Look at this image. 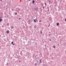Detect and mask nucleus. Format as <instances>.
<instances>
[{"mask_svg":"<svg viewBox=\"0 0 66 66\" xmlns=\"http://www.w3.org/2000/svg\"><path fill=\"white\" fill-rule=\"evenodd\" d=\"M39 59H40L38 57H37L35 59V61L36 62V61H37V63H38V60H39Z\"/></svg>","mask_w":66,"mask_h":66,"instance_id":"obj_1","label":"nucleus"},{"mask_svg":"<svg viewBox=\"0 0 66 66\" xmlns=\"http://www.w3.org/2000/svg\"><path fill=\"white\" fill-rule=\"evenodd\" d=\"M34 10L37 12V11H38V7L37 8H34Z\"/></svg>","mask_w":66,"mask_h":66,"instance_id":"obj_2","label":"nucleus"},{"mask_svg":"<svg viewBox=\"0 0 66 66\" xmlns=\"http://www.w3.org/2000/svg\"><path fill=\"white\" fill-rule=\"evenodd\" d=\"M27 22L29 24H30L31 23V21L30 20H29Z\"/></svg>","mask_w":66,"mask_h":66,"instance_id":"obj_3","label":"nucleus"},{"mask_svg":"<svg viewBox=\"0 0 66 66\" xmlns=\"http://www.w3.org/2000/svg\"><path fill=\"white\" fill-rule=\"evenodd\" d=\"M7 5L8 7H9V6H10V3H7Z\"/></svg>","mask_w":66,"mask_h":66,"instance_id":"obj_4","label":"nucleus"},{"mask_svg":"<svg viewBox=\"0 0 66 66\" xmlns=\"http://www.w3.org/2000/svg\"><path fill=\"white\" fill-rule=\"evenodd\" d=\"M33 20H34V21L35 23L36 22V21H37V19H36L35 20L34 19Z\"/></svg>","mask_w":66,"mask_h":66,"instance_id":"obj_5","label":"nucleus"},{"mask_svg":"<svg viewBox=\"0 0 66 66\" xmlns=\"http://www.w3.org/2000/svg\"><path fill=\"white\" fill-rule=\"evenodd\" d=\"M2 20V17H0V22H1Z\"/></svg>","mask_w":66,"mask_h":66,"instance_id":"obj_6","label":"nucleus"},{"mask_svg":"<svg viewBox=\"0 0 66 66\" xmlns=\"http://www.w3.org/2000/svg\"><path fill=\"white\" fill-rule=\"evenodd\" d=\"M6 33L7 34H9V33H10V32L9 31V30H8L6 31Z\"/></svg>","mask_w":66,"mask_h":66,"instance_id":"obj_7","label":"nucleus"},{"mask_svg":"<svg viewBox=\"0 0 66 66\" xmlns=\"http://www.w3.org/2000/svg\"><path fill=\"white\" fill-rule=\"evenodd\" d=\"M23 51H21V52L20 53L21 55H22V54H23Z\"/></svg>","mask_w":66,"mask_h":66,"instance_id":"obj_8","label":"nucleus"},{"mask_svg":"<svg viewBox=\"0 0 66 66\" xmlns=\"http://www.w3.org/2000/svg\"><path fill=\"white\" fill-rule=\"evenodd\" d=\"M35 3V1L33 0L32 1V3L33 4H34V3Z\"/></svg>","mask_w":66,"mask_h":66,"instance_id":"obj_9","label":"nucleus"},{"mask_svg":"<svg viewBox=\"0 0 66 66\" xmlns=\"http://www.w3.org/2000/svg\"><path fill=\"white\" fill-rule=\"evenodd\" d=\"M39 62L40 63H42V59H40L39 60Z\"/></svg>","mask_w":66,"mask_h":66,"instance_id":"obj_10","label":"nucleus"},{"mask_svg":"<svg viewBox=\"0 0 66 66\" xmlns=\"http://www.w3.org/2000/svg\"><path fill=\"white\" fill-rule=\"evenodd\" d=\"M43 66H48V65H45V64H43Z\"/></svg>","mask_w":66,"mask_h":66,"instance_id":"obj_11","label":"nucleus"},{"mask_svg":"<svg viewBox=\"0 0 66 66\" xmlns=\"http://www.w3.org/2000/svg\"><path fill=\"white\" fill-rule=\"evenodd\" d=\"M40 6H44V4H42V3L40 5Z\"/></svg>","mask_w":66,"mask_h":66,"instance_id":"obj_12","label":"nucleus"},{"mask_svg":"<svg viewBox=\"0 0 66 66\" xmlns=\"http://www.w3.org/2000/svg\"><path fill=\"white\" fill-rule=\"evenodd\" d=\"M34 29H36V25H35L34 28Z\"/></svg>","mask_w":66,"mask_h":66,"instance_id":"obj_13","label":"nucleus"},{"mask_svg":"<svg viewBox=\"0 0 66 66\" xmlns=\"http://www.w3.org/2000/svg\"><path fill=\"white\" fill-rule=\"evenodd\" d=\"M56 25L57 26H59V23H57L56 24Z\"/></svg>","mask_w":66,"mask_h":66,"instance_id":"obj_14","label":"nucleus"},{"mask_svg":"<svg viewBox=\"0 0 66 66\" xmlns=\"http://www.w3.org/2000/svg\"><path fill=\"white\" fill-rule=\"evenodd\" d=\"M48 27H50V24L49 23H48Z\"/></svg>","mask_w":66,"mask_h":66,"instance_id":"obj_15","label":"nucleus"},{"mask_svg":"<svg viewBox=\"0 0 66 66\" xmlns=\"http://www.w3.org/2000/svg\"><path fill=\"white\" fill-rule=\"evenodd\" d=\"M7 26H9V23H7Z\"/></svg>","mask_w":66,"mask_h":66,"instance_id":"obj_16","label":"nucleus"},{"mask_svg":"<svg viewBox=\"0 0 66 66\" xmlns=\"http://www.w3.org/2000/svg\"><path fill=\"white\" fill-rule=\"evenodd\" d=\"M49 4H51V1H49Z\"/></svg>","mask_w":66,"mask_h":66,"instance_id":"obj_17","label":"nucleus"},{"mask_svg":"<svg viewBox=\"0 0 66 66\" xmlns=\"http://www.w3.org/2000/svg\"><path fill=\"white\" fill-rule=\"evenodd\" d=\"M40 33H41V34H42V33H43V32H42V31L41 30H40Z\"/></svg>","mask_w":66,"mask_h":66,"instance_id":"obj_18","label":"nucleus"},{"mask_svg":"<svg viewBox=\"0 0 66 66\" xmlns=\"http://www.w3.org/2000/svg\"><path fill=\"white\" fill-rule=\"evenodd\" d=\"M37 63H36L35 64V65L36 66H37Z\"/></svg>","mask_w":66,"mask_h":66,"instance_id":"obj_19","label":"nucleus"},{"mask_svg":"<svg viewBox=\"0 0 66 66\" xmlns=\"http://www.w3.org/2000/svg\"><path fill=\"white\" fill-rule=\"evenodd\" d=\"M44 4L45 5H47V3H44Z\"/></svg>","mask_w":66,"mask_h":66,"instance_id":"obj_20","label":"nucleus"},{"mask_svg":"<svg viewBox=\"0 0 66 66\" xmlns=\"http://www.w3.org/2000/svg\"><path fill=\"white\" fill-rule=\"evenodd\" d=\"M14 28V27H13V26H12V27H11V29H13Z\"/></svg>","mask_w":66,"mask_h":66,"instance_id":"obj_21","label":"nucleus"},{"mask_svg":"<svg viewBox=\"0 0 66 66\" xmlns=\"http://www.w3.org/2000/svg\"><path fill=\"white\" fill-rule=\"evenodd\" d=\"M9 63H8V62H7L6 65H9Z\"/></svg>","mask_w":66,"mask_h":66,"instance_id":"obj_22","label":"nucleus"},{"mask_svg":"<svg viewBox=\"0 0 66 66\" xmlns=\"http://www.w3.org/2000/svg\"><path fill=\"white\" fill-rule=\"evenodd\" d=\"M47 9L48 10H49V7H47Z\"/></svg>","mask_w":66,"mask_h":66,"instance_id":"obj_23","label":"nucleus"},{"mask_svg":"<svg viewBox=\"0 0 66 66\" xmlns=\"http://www.w3.org/2000/svg\"><path fill=\"white\" fill-rule=\"evenodd\" d=\"M48 36L49 37L50 36V34H49L48 35Z\"/></svg>","mask_w":66,"mask_h":66,"instance_id":"obj_24","label":"nucleus"},{"mask_svg":"<svg viewBox=\"0 0 66 66\" xmlns=\"http://www.w3.org/2000/svg\"><path fill=\"white\" fill-rule=\"evenodd\" d=\"M56 5H57V4L55 5V6H56Z\"/></svg>","mask_w":66,"mask_h":66,"instance_id":"obj_25","label":"nucleus"},{"mask_svg":"<svg viewBox=\"0 0 66 66\" xmlns=\"http://www.w3.org/2000/svg\"><path fill=\"white\" fill-rule=\"evenodd\" d=\"M46 45H47V44H46L45 45V48H46Z\"/></svg>","mask_w":66,"mask_h":66,"instance_id":"obj_26","label":"nucleus"},{"mask_svg":"<svg viewBox=\"0 0 66 66\" xmlns=\"http://www.w3.org/2000/svg\"><path fill=\"white\" fill-rule=\"evenodd\" d=\"M15 15H17V13H15Z\"/></svg>","mask_w":66,"mask_h":66,"instance_id":"obj_27","label":"nucleus"},{"mask_svg":"<svg viewBox=\"0 0 66 66\" xmlns=\"http://www.w3.org/2000/svg\"><path fill=\"white\" fill-rule=\"evenodd\" d=\"M12 11H14V9H13L12 10Z\"/></svg>","mask_w":66,"mask_h":66,"instance_id":"obj_28","label":"nucleus"},{"mask_svg":"<svg viewBox=\"0 0 66 66\" xmlns=\"http://www.w3.org/2000/svg\"><path fill=\"white\" fill-rule=\"evenodd\" d=\"M53 48H55V46H54Z\"/></svg>","mask_w":66,"mask_h":66,"instance_id":"obj_29","label":"nucleus"},{"mask_svg":"<svg viewBox=\"0 0 66 66\" xmlns=\"http://www.w3.org/2000/svg\"><path fill=\"white\" fill-rule=\"evenodd\" d=\"M25 28V26L24 25H23V28Z\"/></svg>","mask_w":66,"mask_h":66,"instance_id":"obj_30","label":"nucleus"},{"mask_svg":"<svg viewBox=\"0 0 66 66\" xmlns=\"http://www.w3.org/2000/svg\"><path fill=\"white\" fill-rule=\"evenodd\" d=\"M13 44V42H11V44Z\"/></svg>","mask_w":66,"mask_h":66,"instance_id":"obj_31","label":"nucleus"},{"mask_svg":"<svg viewBox=\"0 0 66 66\" xmlns=\"http://www.w3.org/2000/svg\"><path fill=\"white\" fill-rule=\"evenodd\" d=\"M42 7L43 9H44L45 8V7L44 6H43Z\"/></svg>","mask_w":66,"mask_h":66,"instance_id":"obj_32","label":"nucleus"},{"mask_svg":"<svg viewBox=\"0 0 66 66\" xmlns=\"http://www.w3.org/2000/svg\"><path fill=\"white\" fill-rule=\"evenodd\" d=\"M49 7H50V8H51V5L49 6Z\"/></svg>","mask_w":66,"mask_h":66,"instance_id":"obj_33","label":"nucleus"},{"mask_svg":"<svg viewBox=\"0 0 66 66\" xmlns=\"http://www.w3.org/2000/svg\"><path fill=\"white\" fill-rule=\"evenodd\" d=\"M2 27L3 28V27H4V25H3L2 26Z\"/></svg>","mask_w":66,"mask_h":66,"instance_id":"obj_34","label":"nucleus"},{"mask_svg":"<svg viewBox=\"0 0 66 66\" xmlns=\"http://www.w3.org/2000/svg\"><path fill=\"white\" fill-rule=\"evenodd\" d=\"M12 45H15V44L13 43L12 44Z\"/></svg>","mask_w":66,"mask_h":66,"instance_id":"obj_35","label":"nucleus"},{"mask_svg":"<svg viewBox=\"0 0 66 66\" xmlns=\"http://www.w3.org/2000/svg\"><path fill=\"white\" fill-rule=\"evenodd\" d=\"M0 1H1V2H2V0H0Z\"/></svg>","mask_w":66,"mask_h":66,"instance_id":"obj_36","label":"nucleus"},{"mask_svg":"<svg viewBox=\"0 0 66 66\" xmlns=\"http://www.w3.org/2000/svg\"><path fill=\"white\" fill-rule=\"evenodd\" d=\"M65 21L66 22V18L65 19Z\"/></svg>","mask_w":66,"mask_h":66,"instance_id":"obj_37","label":"nucleus"},{"mask_svg":"<svg viewBox=\"0 0 66 66\" xmlns=\"http://www.w3.org/2000/svg\"><path fill=\"white\" fill-rule=\"evenodd\" d=\"M47 11H49V9H48Z\"/></svg>","mask_w":66,"mask_h":66,"instance_id":"obj_38","label":"nucleus"},{"mask_svg":"<svg viewBox=\"0 0 66 66\" xmlns=\"http://www.w3.org/2000/svg\"><path fill=\"white\" fill-rule=\"evenodd\" d=\"M29 1H31V0H28Z\"/></svg>","mask_w":66,"mask_h":66,"instance_id":"obj_39","label":"nucleus"},{"mask_svg":"<svg viewBox=\"0 0 66 66\" xmlns=\"http://www.w3.org/2000/svg\"><path fill=\"white\" fill-rule=\"evenodd\" d=\"M60 42L61 43L62 42V40H61Z\"/></svg>","mask_w":66,"mask_h":66,"instance_id":"obj_40","label":"nucleus"},{"mask_svg":"<svg viewBox=\"0 0 66 66\" xmlns=\"http://www.w3.org/2000/svg\"><path fill=\"white\" fill-rule=\"evenodd\" d=\"M39 22H41V21L39 20Z\"/></svg>","mask_w":66,"mask_h":66,"instance_id":"obj_41","label":"nucleus"},{"mask_svg":"<svg viewBox=\"0 0 66 66\" xmlns=\"http://www.w3.org/2000/svg\"><path fill=\"white\" fill-rule=\"evenodd\" d=\"M7 40H9V39H7Z\"/></svg>","mask_w":66,"mask_h":66,"instance_id":"obj_42","label":"nucleus"},{"mask_svg":"<svg viewBox=\"0 0 66 66\" xmlns=\"http://www.w3.org/2000/svg\"><path fill=\"white\" fill-rule=\"evenodd\" d=\"M50 41H51V39H50Z\"/></svg>","mask_w":66,"mask_h":66,"instance_id":"obj_43","label":"nucleus"},{"mask_svg":"<svg viewBox=\"0 0 66 66\" xmlns=\"http://www.w3.org/2000/svg\"><path fill=\"white\" fill-rule=\"evenodd\" d=\"M41 10H42V7H41L40 8Z\"/></svg>","mask_w":66,"mask_h":66,"instance_id":"obj_44","label":"nucleus"},{"mask_svg":"<svg viewBox=\"0 0 66 66\" xmlns=\"http://www.w3.org/2000/svg\"><path fill=\"white\" fill-rule=\"evenodd\" d=\"M21 19V18H20L19 19Z\"/></svg>","mask_w":66,"mask_h":66,"instance_id":"obj_45","label":"nucleus"},{"mask_svg":"<svg viewBox=\"0 0 66 66\" xmlns=\"http://www.w3.org/2000/svg\"><path fill=\"white\" fill-rule=\"evenodd\" d=\"M46 6H47V5H45V7H46Z\"/></svg>","mask_w":66,"mask_h":66,"instance_id":"obj_46","label":"nucleus"},{"mask_svg":"<svg viewBox=\"0 0 66 66\" xmlns=\"http://www.w3.org/2000/svg\"><path fill=\"white\" fill-rule=\"evenodd\" d=\"M45 48H46V49H47V48L46 47H45Z\"/></svg>","mask_w":66,"mask_h":66,"instance_id":"obj_47","label":"nucleus"},{"mask_svg":"<svg viewBox=\"0 0 66 66\" xmlns=\"http://www.w3.org/2000/svg\"><path fill=\"white\" fill-rule=\"evenodd\" d=\"M6 21V20H5V21Z\"/></svg>","mask_w":66,"mask_h":66,"instance_id":"obj_48","label":"nucleus"},{"mask_svg":"<svg viewBox=\"0 0 66 66\" xmlns=\"http://www.w3.org/2000/svg\"><path fill=\"white\" fill-rule=\"evenodd\" d=\"M49 33H50V32H49Z\"/></svg>","mask_w":66,"mask_h":66,"instance_id":"obj_49","label":"nucleus"},{"mask_svg":"<svg viewBox=\"0 0 66 66\" xmlns=\"http://www.w3.org/2000/svg\"><path fill=\"white\" fill-rule=\"evenodd\" d=\"M41 12H42V10H41Z\"/></svg>","mask_w":66,"mask_h":66,"instance_id":"obj_50","label":"nucleus"},{"mask_svg":"<svg viewBox=\"0 0 66 66\" xmlns=\"http://www.w3.org/2000/svg\"><path fill=\"white\" fill-rule=\"evenodd\" d=\"M46 56V55H45V56Z\"/></svg>","mask_w":66,"mask_h":66,"instance_id":"obj_51","label":"nucleus"},{"mask_svg":"<svg viewBox=\"0 0 66 66\" xmlns=\"http://www.w3.org/2000/svg\"><path fill=\"white\" fill-rule=\"evenodd\" d=\"M35 66H37V65H36Z\"/></svg>","mask_w":66,"mask_h":66,"instance_id":"obj_52","label":"nucleus"}]
</instances>
